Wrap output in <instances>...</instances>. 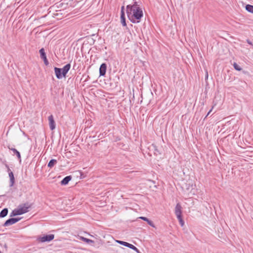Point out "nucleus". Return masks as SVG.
I'll return each mask as SVG.
<instances>
[{"label":"nucleus","instance_id":"28","mask_svg":"<svg viewBox=\"0 0 253 253\" xmlns=\"http://www.w3.org/2000/svg\"><path fill=\"white\" fill-rule=\"evenodd\" d=\"M78 172L81 175V176H81V178H82L83 177H82V176L83 175V173L82 172H81V171H78Z\"/></svg>","mask_w":253,"mask_h":253},{"label":"nucleus","instance_id":"12","mask_svg":"<svg viewBox=\"0 0 253 253\" xmlns=\"http://www.w3.org/2000/svg\"><path fill=\"white\" fill-rule=\"evenodd\" d=\"M8 148L10 150H11L14 154H15L16 155L18 159L19 160V162H20L21 161V155H20V152L15 148H10L9 147H8Z\"/></svg>","mask_w":253,"mask_h":253},{"label":"nucleus","instance_id":"16","mask_svg":"<svg viewBox=\"0 0 253 253\" xmlns=\"http://www.w3.org/2000/svg\"><path fill=\"white\" fill-rule=\"evenodd\" d=\"M57 163V161L55 159H51L49 163H48V167L50 168H52L54 167V166Z\"/></svg>","mask_w":253,"mask_h":253},{"label":"nucleus","instance_id":"23","mask_svg":"<svg viewBox=\"0 0 253 253\" xmlns=\"http://www.w3.org/2000/svg\"><path fill=\"white\" fill-rule=\"evenodd\" d=\"M147 223L151 226L153 227H155V225H154V224L153 223V221L150 220H148L147 221Z\"/></svg>","mask_w":253,"mask_h":253},{"label":"nucleus","instance_id":"20","mask_svg":"<svg viewBox=\"0 0 253 253\" xmlns=\"http://www.w3.org/2000/svg\"><path fill=\"white\" fill-rule=\"evenodd\" d=\"M233 66H234V69L237 71H240L242 70V68L236 63H234L233 64Z\"/></svg>","mask_w":253,"mask_h":253},{"label":"nucleus","instance_id":"7","mask_svg":"<svg viewBox=\"0 0 253 253\" xmlns=\"http://www.w3.org/2000/svg\"><path fill=\"white\" fill-rule=\"evenodd\" d=\"M182 207L179 203H177L175 208V214L177 218H180L182 216Z\"/></svg>","mask_w":253,"mask_h":253},{"label":"nucleus","instance_id":"21","mask_svg":"<svg viewBox=\"0 0 253 253\" xmlns=\"http://www.w3.org/2000/svg\"><path fill=\"white\" fill-rule=\"evenodd\" d=\"M115 241L117 243H119V244L123 245V246H124L125 247H126V244L127 243V242H125V241H120V240H115Z\"/></svg>","mask_w":253,"mask_h":253},{"label":"nucleus","instance_id":"24","mask_svg":"<svg viewBox=\"0 0 253 253\" xmlns=\"http://www.w3.org/2000/svg\"><path fill=\"white\" fill-rule=\"evenodd\" d=\"M139 218H140V219H142L143 220L145 221L146 222L149 220V219L148 218H147L146 217H144V216H140L139 217Z\"/></svg>","mask_w":253,"mask_h":253},{"label":"nucleus","instance_id":"26","mask_svg":"<svg viewBox=\"0 0 253 253\" xmlns=\"http://www.w3.org/2000/svg\"><path fill=\"white\" fill-rule=\"evenodd\" d=\"M124 10H125V7H124V6H122L121 7V14H122V12L125 13Z\"/></svg>","mask_w":253,"mask_h":253},{"label":"nucleus","instance_id":"27","mask_svg":"<svg viewBox=\"0 0 253 253\" xmlns=\"http://www.w3.org/2000/svg\"><path fill=\"white\" fill-rule=\"evenodd\" d=\"M213 107H212V108H211V109L209 111V112L208 113V114H207V116H206V118L208 116H209V115H210V114L211 113V111H212V109Z\"/></svg>","mask_w":253,"mask_h":253},{"label":"nucleus","instance_id":"9","mask_svg":"<svg viewBox=\"0 0 253 253\" xmlns=\"http://www.w3.org/2000/svg\"><path fill=\"white\" fill-rule=\"evenodd\" d=\"M48 121H49V127L51 130H53L55 128L56 125L55 122L54 120L53 116L52 115H50L48 117Z\"/></svg>","mask_w":253,"mask_h":253},{"label":"nucleus","instance_id":"18","mask_svg":"<svg viewBox=\"0 0 253 253\" xmlns=\"http://www.w3.org/2000/svg\"><path fill=\"white\" fill-rule=\"evenodd\" d=\"M246 9L248 12L253 13V5L250 4H247L246 5Z\"/></svg>","mask_w":253,"mask_h":253},{"label":"nucleus","instance_id":"15","mask_svg":"<svg viewBox=\"0 0 253 253\" xmlns=\"http://www.w3.org/2000/svg\"><path fill=\"white\" fill-rule=\"evenodd\" d=\"M121 21L123 26H126L125 13L122 12V14H121Z\"/></svg>","mask_w":253,"mask_h":253},{"label":"nucleus","instance_id":"6","mask_svg":"<svg viewBox=\"0 0 253 253\" xmlns=\"http://www.w3.org/2000/svg\"><path fill=\"white\" fill-rule=\"evenodd\" d=\"M39 52L40 53V57H41V59H42L43 60V62H44V63L45 64V65H48L49 64V62L46 58V54H45L44 48H42L39 50Z\"/></svg>","mask_w":253,"mask_h":253},{"label":"nucleus","instance_id":"5","mask_svg":"<svg viewBox=\"0 0 253 253\" xmlns=\"http://www.w3.org/2000/svg\"><path fill=\"white\" fill-rule=\"evenodd\" d=\"M54 235L53 234H48L44 235L39 238V240L41 242H50L53 240Z\"/></svg>","mask_w":253,"mask_h":253},{"label":"nucleus","instance_id":"1","mask_svg":"<svg viewBox=\"0 0 253 253\" xmlns=\"http://www.w3.org/2000/svg\"><path fill=\"white\" fill-rule=\"evenodd\" d=\"M126 11L128 18L133 23H139L143 16L142 8L137 1L132 4H128L126 7Z\"/></svg>","mask_w":253,"mask_h":253},{"label":"nucleus","instance_id":"14","mask_svg":"<svg viewBox=\"0 0 253 253\" xmlns=\"http://www.w3.org/2000/svg\"><path fill=\"white\" fill-rule=\"evenodd\" d=\"M8 209L4 208L0 212V217H4L6 216L8 213Z\"/></svg>","mask_w":253,"mask_h":253},{"label":"nucleus","instance_id":"3","mask_svg":"<svg viewBox=\"0 0 253 253\" xmlns=\"http://www.w3.org/2000/svg\"><path fill=\"white\" fill-rule=\"evenodd\" d=\"M31 206V205L30 204L28 203H26L24 204L20 205L17 209L19 212V214L21 215L29 211L28 209H29Z\"/></svg>","mask_w":253,"mask_h":253},{"label":"nucleus","instance_id":"22","mask_svg":"<svg viewBox=\"0 0 253 253\" xmlns=\"http://www.w3.org/2000/svg\"><path fill=\"white\" fill-rule=\"evenodd\" d=\"M179 221V223L181 226H183L184 224V221L182 219V216L180 217V218H177Z\"/></svg>","mask_w":253,"mask_h":253},{"label":"nucleus","instance_id":"25","mask_svg":"<svg viewBox=\"0 0 253 253\" xmlns=\"http://www.w3.org/2000/svg\"><path fill=\"white\" fill-rule=\"evenodd\" d=\"M247 43L248 44L251 45L252 46L253 48V44L252 43V42L250 40L247 39Z\"/></svg>","mask_w":253,"mask_h":253},{"label":"nucleus","instance_id":"30","mask_svg":"<svg viewBox=\"0 0 253 253\" xmlns=\"http://www.w3.org/2000/svg\"><path fill=\"white\" fill-rule=\"evenodd\" d=\"M155 151H158V150L157 149H155Z\"/></svg>","mask_w":253,"mask_h":253},{"label":"nucleus","instance_id":"10","mask_svg":"<svg viewBox=\"0 0 253 253\" xmlns=\"http://www.w3.org/2000/svg\"><path fill=\"white\" fill-rule=\"evenodd\" d=\"M107 70V65L106 63H103L101 64L99 68V74L100 76H104L106 74Z\"/></svg>","mask_w":253,"mask_h":253},{"label":"nucleus","instance_id":"29","mask_svg":"<svg viewBox=\"0 0 253 253\" xmlns=\"http://www.w3.org/2000/svg\"><path fill=\"white\" fill-rule=\"evenodd\" d=\"M208 73L207 74V77L208 78Z\"/></svg>","mask_w":253,"mask_h":253},{"label":"nucleus","instance_id":"8","mask_svg":"<svg viewBox=\"0 0 253 253\" xmlns=\"http://www.w3.org/2000/svg\"><path fill=\"white\" fill-rule=\"evenodd\" d=\"M6 167L7 168L8 171V175L10 178V186L12 187L13 186L14 182H15V178L14 176L13 173L10 171V169L9 168L8 165H6Z\"/></svg>","mask_w":253,"mask_h":253},{"label":"nucleus","instance_id":"19","mask_svg":"<svg viewBox=\"0 0 253 253\" xmlns=\"http://www.w3.org/2000/svg\"><path fill=\"white\" fill-rule=\"evenodd\" d=\"M20 215L19 212H18L17 209H14V210H13L10 213V216L12 217V216H16V215Z\"/></svg>","mask_w":253,"mask_h":253},{"label":"nucleus","instance_id":"2","mask_svg":"<svg viewBox=\"0 0 253 253\" xmlns=\"http://www.w3.org/2000/svg\"><path fill=\"white\" fill-rule=\"evenodd\" d=\"M71 65L70 63L67 64L63 68L55 67L54 71L56 78L58 79H60L62 77H65L69 71Z\"/></svg>","mask_w":253,"mask_h":253},{"label":"nucleus","instance_id":"4","mask_svg":"<svg viewBox=\"0 0 253 253\" xmlns=\"http://www.w3.org/2000/svg\"><path fill=\"white\" fill-rule=\"evenodd\" d=\"M21 219V218L20 217L9 218L5 221L3 225L5 227L12 225L19 221Z\"/></svg>","mask_w":253,"mask_h":253},{"label":"nucleus","instance_id":"13","mask_svg":"<svg viewBox=\"0 0 253 253\" xmlns=\"http://www.w3.org/2000/svg\"><path fill=\"white\" fill-rule=\"evenodd\" d=\"M126 247L133 250V251H135L137 253H140L139 250L136 247H135L134 246L131 244L127 243Z\"/></svg>","mask_w":253,"mask_h":253},{"label":"nucleus","instance_id":"11","mask_svg":"<svg viewBox=\"0 0 253 253\" xmlns=\"http://www.w3.org/2000/svg\"><path fill=\"white\" fill-rule=\"evenodd\" d=\"M72 176L71 175L67 176L64 177L61 181V184L62 185H65L67 184L71 180Z\"/></svg>","mask_w":253,"mask_h":253},{"label":"nucleus","instance_id":"17","mask_svg":"<svg viewBox=\"0 0 253 253\" xmlns=\"http://www.w3.org/2000/svg\"><path fill=\"white\" fill-rule=\"evenodd\" d=\"M80 239L87 244H91V243H94V241L93 240L86 238L84 237H80Z\"/></svg>","mask_w":253,"mask_h":253}]
</instances>
